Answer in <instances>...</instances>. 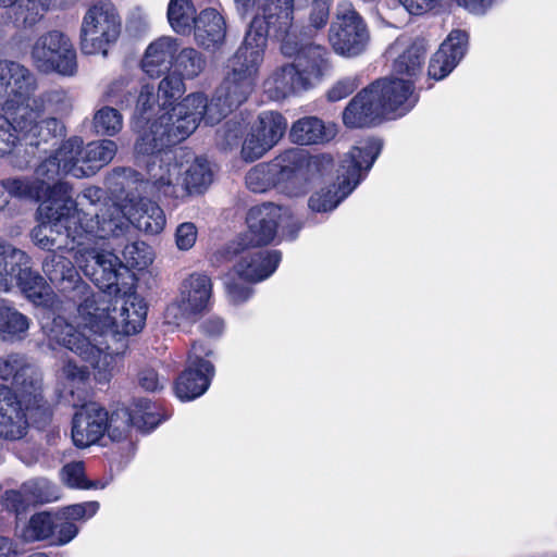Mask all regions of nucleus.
Masks as SVG:
<instances>
[{"instance_id": "nucleus-1", "label": "nucleus", "mask_w": 557, "mask_h": 557, "mask_svg": "<svg viewBox=\"0 0 557 557\" xmlns=\"http://www.w3.org/2000/svg\"><path fill=\"white\" fill-rule=\"evenodd\" d=\"M124 228L121 220H96L73 232L77 240V247H71L75 263L102 293L95 294L72 262L62 256L52 253L42 263L49 280L60 283L77 302L71 322L58 315L44 324L49 346L59 345L88 362L99 383L109 382L115 368V357L107 351L106 334H136L144 327L147 314L137 295L117 294L122 262L114 250L120 240L116 236Z\"/></svg>"}, {"instance_id": "nucleus-2", "label": "nucleus", "mask_w": 557, "mask_h": 557, "mask_svg": "<svg viewBox=\"0 0 557 557\" xmlns=\"http://www.w3.org/2000/svg\"><path fill=\"white\" fill-rule=\"evenodd\" d=\"M175 144L158 146L150 151H138L148 156L146 185L158 198L185 200L193 194L203 193L212 183V172L206 159L196 158L183 148H171Z\"/></svg>"}, {"instance_id": "nucleus-3", "label": "nucleus", "mask_w": 557, "mask_h": 557, "mask_svg": "<svg viewBox=\"0 0 557 557\" xmlns=\"http://www.w3.org/2000/svg\"><path fill=\"white\" fill-rule=\"evenodd\" d=\"M54 193L61 197L58 205L40 206L41 222L32 231L35 245L48 251L61 249L63 238L70 239L72 247H77L73 232L85 224L96 223L95 208L102 198V189L96 186L85 188L77 200L73 198L70 184H59Z\"/></svg>"}, {"instance_id": "nucleus-4", "label": "nucleus", "mask_w": 557, "mask_h": 557, "mask_svg": "<svg viewBox=\"0 0 557 557\" xmlns=\"http://www.w3.org/2000/svg\"><path fill=\"white\" fill-rule=\"evenodd\" d=\"M333 159L329 154L307 158L300 148L286 150L270 163H260L246 174V185L253 193H263L277 187L290 196L307 191L309 174L324 175L332 168Z\"/></svg>"}, {"instance_id": "nucleus-5", "label": "nucleus", "mask_w": 557, "mask_h": 557, "mask_svg": "<svg viewBox=\"0 0 557 557\" xmlns=\"http://www.w3.org/2000/svg\"><path fill=\"white\" fill-rule=\"evenodd\" d=\"M296 47L292 63L277 66L264 81L263 88L272 100H282L292 94L314 87L327 70V51L318 45H299Z\"/></svg>"}, {"instance_id": "nucleus-6", "label": "nucleus", "mask_w": 557, "mask_h": 557, "mask_svg": "<svg viewBox=\"0 0 557 557\" xmlns=\"http://www.w3.org/2000/svg\"><path fill=\"white\" fill-rule=\"evenodd\" d=\"M234 109L225 103L223 97H219V91L208 99L200 92L190 94L185 97L177 107L174 108L176 121L171 128H166L159 137L146 134L138 144V151H150L158 146L168 144H178L186 139L199 125L200 121L207 124H216ZM152 135L158 134V129L151 128Z\"/></svg>"}, {"instance_id": "nucleus-7", "label": "nucleus", "mask_w": 557, "mask_h": 557, "mask_svg": "<svg viewBox=\"0 0 557 557\" xmlns=\"http://www.w3.org/2000/svg\"><path fill=\"white\" fill-rule=\"evenodd\" d=\"M381 149L382 144L379 139L360 140L342 160L338 182L311 195L309 208L314 212L334 210L358 186L372 168Z\"/></svg>"}, {"instance_id": "nucleus-8", "label": "nucleus", "mask_w": 557, "mask_h": 557, "mask_svg": "<svg viewBox=\"0 0 557 557\" xmlns=\"http://www.w3.org/2000/svg\"><path fill=\"white\" fill-rule=\"evenodd\" d=\"M264 49L262 33H251L245 36L242 46L227 61L224 78L216 90L233 109L243 104L255 90Z\"/></svg>"}, {"instance_id": "nucleus-9", "label": "nucleus", "mask_w": 557, "mask_h": 557, "mask_svg": "<svg viewBox=\"0 0 557 557\" xmlns=\"http://www.w3.org/2000/svg\"><path fill=\"white\" fill-rule=\"evenodd\" d=\"M72 109L73 99L70 94L62 88H52L30 96L20 110L30 122L32 132L40 146L64 135L63 123L54 116H45V114L64 116L70 114Z\"/></svg>"}, {"instance_id": "nucleus-10", "label": "nucleus", "mask_w": 557, "mask_h": 557, "mask_svg": "<svg viewBox=\"0 0 557 557\" xmlns=\"http://www.w3.org/2000/svg\"><path fill=\"white\" fill-rule=\"evenodd\" d=\"M117 151L111 139L95 140L84 146L77 136L64 140L53 153L60 163L61 174L76 178L89 177L110 163Z\"/></svg>"}, {"instance_id": "nucleus-11", "label": "nucleus", "mask_w": 557, "mask_h": 557, "mask_svg": "<svg viewBox=\"0 0 557 557\" xmlns=\"http://www.w3.org/2000/svg\"><path fill=\"white\" fill-rule=\"evenodd\" d=\"M234 2H236L234 0ZM237 5V3H235ZM257 7L256 15L249 24L246 35L262 33L264 47L270 32L281 40V51L284 55H292L296 47L293 40H297L293 25L294 0H252L251 5L243 11L236 7L239 14L247 15Z\"/></svg>"}, {"instance_id": "nucleus-12", "label": "nucleus", "mask_w": 557, "mask_h": 557, "mask_svg": "<svg viewBox=\"0 0 557 557\" xmlns=\"http://www.w3.org/2000/svg\"><path fill=\"white\" fill-rule=\"evenodd\" d=\"M122 32V18L111 2L99 1L85 12L79 30L81 50L88 55L107 57Z\"/></svg>"}, {"instance_id": "nucleus-13", "label": "nucleus", "mask_w": 557, "mask_h": 557, "mask_svg": "<svg viewBox=\"0 0 557 557\" xmlns=\"http://www.w3.org/2000/svg\"><path fill=\"white\" fill-rule=\"evenodd\" d=\"M95 211L96 220H121L125 223V228L116 236L119 239L128 233L131 225L156 235L163 231L166 223L163 210L156 202L144 198H127L116 203L102 196Z\"/></svg>"}, {"instance_id": "nucleus-14", "label": "nucleus", "mask_w": 557, "mask_h": 557, "mask_svg": "<svg viewBox=\"0 0 557 557\" xmlns=\"http://www.w3.org/2000/svg\"><path fill=\"white\" fill-rule=\"evenodd\" d=\"M0 292H8L16 283L34 304L48 301L50 288L45 278L32 270L27 253L3 242H0Z\"/></svg>"}, {"instance_id": "nucleus-15", "label": "nucleus", "mask_w": 557, "mask_h": 557, "mask_svg": "<svg viewBox=\"0 0 557 557\" xmlns=\"http://www.w3.org/2000/svg\"><path fill=\"white\" fill-rule=\"evenodd\" d=\"M0 379L10 381L15 388L12 393L17 409L25 406L26 411L38 408L46 411L42 401L41 374L38 369L29 362L27 357L20 352H10L0 357Z\"/></svg>"}, {"instance_id": "nucleus-16", "label": "nucleus", "mask_w": 557, "mask_h": 557, "mask_svg": "<svg viewBox=\"0 0 557 557\" xmlns=\"http://www.w3.org/2000/svg\"><path fill=\"white\" fill-rule=\"evenodd\" d=\"M30 60L42 73L73 76L77 72L76 50L70 37L60 30L38 36L30 48Z\"/></svg>"}, {"instance_id": "nucleus-17", "label": "nucleus", "mask_w": 557, "mask_h": 557, "mask_svg": "<svg viewBox=\"0 0 557 557\" xmlns=\"http://www.w3.org/2000/svg\"><path fill=\"white\" fill-rule=\"evenodd\" d=\"M260 246L240 238L227 245L223 253L225 260L233 263L232 273L247 282H260L272 275L281 261V253Z\"/></svg>"}, {"instance_id": "nucleus-18", "label": "nucleus", "mask_w": 557, "mask_h": 557, "mask_svg": "<svg viewBox=\"0 0 557 557\" xmlns=\"http://www.w3.org/2000/svg\"><path fill=\"white\" fill-rule=\"evenodd\" d=\"M60 175H62L60 163L51 154L39 163L34 176L7 178L3 181V186L13 197L58 205L61 197L54 193V189L59 184H67L58 180Z\"/></svg>"}, {"instance_id": "nucleus-19", "label": "nucleus", "mask_w": 557, "mask_h": 557, "mask_svg": "<svg viewBox=\"0 0 557 557\" xmlns=\"http://www.w3.org/2000/svg\"><path fill=\"white\" fill-rule=\"evenodd\" d=\"M247 232L240 236L256 245H268L275 235L277 227H281L283 235L294 238L301 228L300 223L295 220L287 208L274 203H263L252 207L247 215Z\"/></svg>"}, {"instance_id": "nucleus-20", "label": "nucleus", "mask_w": 557, "mask_h": 557, "mask_svg": "<svg viewBox=\"0 0 557 557\" xmlns=\"http://www.w3.org/2000/svg\"><path fill=\"white\" fill-rule=\"evenodd\" d=\"M369 38L367 25L352 4H338L335 20L329 29V41L333 50L343 57H357L366 50Z\"/></svg>"}, {"instance_id": "nucleus-21", "label": "nucleus", "mask_w": 557, "mask_h": 557, "mask_svg": "<svg viewBox=\"0 0 557 557\" xmlns=\"http://www.w3.org/2000/svg\"><path fill=\"white\" fill-rule=\"evenodd\" d=\"M0 113V158H12L20 168L28 163L33 148L38 147L30 122L22 111Z\"/></svg>"}, {"instance_id": "nucleus-22", "label": "nucleus", "mask_w": 557, "mask_h": 557, "mask_svg": "<svg viewBox=\"0 0 557 557\" xmlns=\"http://www.w3.org/2000/svg\"><path fill=\"white\" fill-rule=\"evenodd\" d=\"M38 89L36 75L24 64L0 60V109L20 111Z\"/></svg>"}, {"instance_id": "nucleus-23", "label": "nucleus", "mask_w": 557, "mask_h": 557, "mask_svg": "<svg viewBox=\"0 0 557 557\" xmlns=\"http://www.w3.org/2000/svg\"><path fill=\"white\" fill-rule=\"evenodd\" d=\"M212 282L202 273H193L185 278L181 286L180 298L166 309V317L175 323L205 311L210 304Z\"/></svg>"}, {"instance_id": "nucleus-24", "label": "nucleus", "mask_w": 557, "mask_h": 557, "mask_svg": "<svg viewBox=\"0 0 557 557\" xmlns=\"http://www.w3.org/2000/svg\"><path fill=\"white\" fill-rule=\"evenodd\" d=\"M160 421L157 406L148 399H139L134 403L131 410L123 407L108 414L106 432L112 441H121L132 425L148 432L158 426Z\"/></svg>"}, {"instance_id": "nucleus-25", "label": "nucleus", "mask_w": 557, "mask_h": 557, "mask_svg": "<svg viewBox=\"0 0 557 557\" xmlns=\"http://www.w3.org/2000/svg\"><path fill=\"white\" fill-rule=\"evenodd\" d=\"M209 355L201 343H195L188 355V364L175 383V394L181 400H193L201 396L209 387L214 374L212 363L202 358Z\"/></svg>"}, {"instance_id": "nucleus-26", "label": "nucleus", "mask_w": 557, "mask_h": 557, "mask_svg": "<svg viewBox=\"0 0 557 557\" xmlns=\"http://www.w3.org/2000/svg\"><path fill=\"white\" fill-rule=\"evenodd\" d=\"M382 102L386 119H395L409 112L418 101L411 79L395 77L373 83Z\"/></svg>"}, {"instance_id": "nucleus-27", "label": "nucleus", "mask_w": 557, "mask_h": 557, "mask_svg": "<svg viewBox=\"0 0 557 557\" xmlns=\"http://www.w3.org/2000/svg\"><path fill=\"white\" fill-rule=\"evenodd\" d=\"M373 83L359 91L343 111V122L349 128L375 125L386 119Z\"/></svg>"}, {"instance_id": "nucleus-28", "label": "nucleus", "mask_w": 557, "mask_h": 557, "mask_svg": "<svg viewBox=\"0 0 557 557\" xmlns=\"http://www.w3.org/2000/svg\"><path fill=\"white\" fill-rule=\"evenodd\" d=\"M108 412L98 404L84 405L74 416L72 438L75 446L84 448L96 444L106 433Z\"/></svg>"}, {"instance_id": "nucleus-29", "label": "nucleus", "mask_w": 557, "mask_h": 557, "mask_svg": "<svg viewBox=\"0 0 557 557\" xmlns=\"http://www.w3.org/2000/svg\"><path fill=\"white\" fill-rule=\"evenodd\" d=\"M468 34L463 30H453L447 39L430 60L428 74L436 81L445 78L463 58L467 49Z\"/></svg>"}, {"instance_id": "nucleus-30", "label": "nucleus", "mask_w": 557, "mask_h": 557, "mask_svg": "<svg viewBox=\"0 0 557 557\" xmlns=\"http://www.w3.org/2000/svg\"><path fill=\"white\" fill-rule=\"evenodd\" d=\"M262 127H269L268 134H263V137L251 129V133L247 136L243 144L242 156L246 161H255L261 158L268 150L285 134L287 128V122L282 114H268L262 117Z\"/></svg>"}, {"instance_id": "nucleus-31", "label": "nucleus", "mask_w": 557, "mask_h": 557, "mask_svg": "<svg viewBox=\"0 0 557 557\" xmlns=\"http://www.w3.org/2000/svg\"><path fill=\"white\" fill-rule=\"evenodd\" d=\"M52 0H0V9H13L0 17H10L7 28L12 24L20 29H30L50 11Z\"/></svg>"}, {"instance_id": "nucleus-32", "label": "nucleus", "mask_w": 557, "mask_h": 557, "mask_svg": "<svg viewBox=\"0 0 557 557\" xmlns=\"http://www.w3.org/2000/svg\"><path fill=\"white\" fill-rule=\"evenodd\" d=\"M178 44L175 38L163 36L152 41L141 60L143 71L150 77H159L169 72L176 58Z\"/></svg>"}, {"instance_id": "nucleus-33", "label": "nucleus", "mask_w": 557, "mask_h": 557, "mask_svg": "<svg viewBox=\"0 0 557 557\" xmlns=\"http://www.w3.org/2000/svg\"><path fill=\"white\" fill-rule=\"evenodd\" d=\"M58 498L55 486L47 479H34L25 482L18 491L5 493V502L16 512L33 503H49Z\"/></svg>"}, {"instance_id": "nucleus-34", "label": "nucleus", "mask_w": 557, "mask_h": 557, "mask_svg": "<svg viewBox=\"0 0 557 557\" xmlns=\"http://www.w3.org/2000/svg\"><path fill=\"white\" fill-rule=\"evenodd\" d=\"M27 420L15 406L11 388L0 385V436L18 440L26 434Z\"/></svg>"}, {"instance_id": "nucleus-35", "label": "nucleus", "mask_w": 557, "mask_h": 557, "mask_svg": "<svg viewBox=\"0 0 557 557\" xmlns=\"http://www.w3.org/2000/svg\"><path fill=\"white\" fill-rule=\"evenodd\" d=\"M158 103H161V100L158 99V94L154 92V87L150 85H144L136 103V123H145L146 126L143 127L139 139L135 145V150L137 153V146L141 141L143 136L149 134L150 139L152 138V127L153 129H158V134L154 135L156 137H159L163 133L164 127L160 128L159 116L164 113V111L158 110Z\"/></svg>"}, {"instance_id": "nucleus-36", "label": "nucleus", "mask_w": 557, "mask_h": 557, "mask_svg": "<svg viewBox=\"0 0 557 557\" xmlns=\"http://www.w3.org/2000/svg\"><path fill=\"white\" fill-rule=\"evenodd\" d=\"M193 26L197 44L206 49L215 48L225 38V20L213 8L201 11Z\"/></svg>"}, {"instance_id": "nucleus-37", "label": "nucleus", "mask_w": 557, "mask_h": 557, "mask_svg": "<svg viewBox=\"0 0 557 557\" xmlns=\"http://www.w3.org/2000/svg\"><path fill=\"white\" fill-rule=\"evenodd\" d=\"M185 92V85L183 83L182 77L171 74L165 76L159 84L158 89V99L161 100V103H158V110L164 111L159 116L160 128H163V132L166 128H171L173 123L176 121V114L174 112V108L180 104L175 101L182 97Z\"/></svg>"}, {"instance_id": "nucleus-38", "label": "nucleus", "mask_w": 557, "mask_h": 557, "mask_svg": "<svg viewBox=\"0 0 557 557\" xmlns=\"http://www.w3.org/2000/svg\"><path fill=\"white\" fill-rule=\"evenodd\" d=\"M336 134L334 125L325 126L314 116L295 122L290 128V139L298 145H313L331 140Z\"/></svg>"}, {"instance_id": "nucleus-39", "label": "nucleus", "mask_w": 557, "mask_h": 557, "mask_svg": "<svg viewBox=\"0 0 557 557\" xmlns=\"http://www.w3.org/2000/svg\"><path fill=\"white\" fill-rule=\"evenodd\" d=\"M90 372L86 366H79L73 359L64 361L59 380L65 393L72 397L73 406L84 401L86 398V386L88 384Z\"/></svg>"}, {"instance_id": "nucleus-40", "label": "nucleus", "mask_w": 557, "mask_h": 557, "mask_svg": "<svg viewBox=\"0 0 557 557\" xmlns=\"http://www.w3.org/2000/svg\"><path fill=\"white\" fill-rule=\"evenodd\" d=\"M426 54V42L423 39L413 41L395 61L394 71L398 75H407L411 79L422 69Z\"/></svg>"}, {"instance_id": "nucleus-41", "label": "nucleus", "mask_w": 557, "mask_h": 557, "mask_svg": "<svg viewBox=\"0 0 557 557\" xmlns=\"http://www.w3.org/2000/svg\"><path fill=\"white\" fill-rule=\"evenodd\" d=\"M29 329V320L16 309L0 307V336L5 341L22 339Z\"/></svg>"}, {"instance_id": "nucleus-42", "label": "nucleus", "mask_w": 557, "mask_h": 557, "mask_svg": "<svg viewBox=\"0 0 557 557\" xmlns=\"http://www.w3.org/2000/svg\"><path fill=\"white\" fill-rule=\"evenodd\" d=\"M123 115L116 108L102 106L94 113L91 128L96 135L113 137L123 129Z\"/></svg>"}, {"instance_id": "nucleus-43", "label": "nucleus", "mask_w": 557, "mask_h": 557, "mask_svg": "<svg viewBox=\"0 0 557 557\" xmlns=\"http://www.w3.org/2000/svg\"><path fill=\"white\" fill-rule=\"evenodd\" d=\"M196 18V10L190 0H170L168 20L176 33H189Z\"/></svg>"}, {"instance_id": "nucleus-44", "label": "nucleus", "mask_w": 557, "mask_h": 557, "mask_svg": "<svg viewBox=\"0 0 557 557\" xmlns=\"http://www.w3.org/2000/svg\"><path fill=\"white\" fill-rule=\"evenodd\" d=\"M54 530V516L49 512L34 515L23 528L21 536L26 542L51 539Z\"/></svg>"}, {"instance_id": "nucleus-45", "label": "nucleus", "mask_w": 557, "mask_h": 557, "mask_svg": "<svg viewBox=\"0 0 557 557\" xmlns=\"http://www.w3.org/2000/svg\"><path fill=\"white\" fill-rule=\"evenodd\" d=\"M206 66V60L194 48H185L178 52L174 61L175 73L183 78L198 76Z\"/></svg>"}, {"instance_id": "nucleus-46", "label": "nucleus", "mask_w": 557, "mask_h": 557, "mask_svg": "<svg viewBox=\"0 0 557 557\" xmlns=\"http://www.w3.org/2000/svg\"><path fill=\"white\" fill-rule=\"evenodd\" d=\"M123 258L127 267L135 269L148 267L153 259L150 247L144 242H133L125 245Z\"/></svg>"}, {"instance_id": "nucleus-47", "label": "nucleus", "mask_w": 557, "mask_h": 557, "mask_svg": "<svg viewBox=\"0 0 557 557\" xmlns=\"http://www.w3.org/2000/svg\"><path fill=\"white\" fill-rule=\"evenodd\" d=\"M129 83L127 77H120L113 81L103 92L104 100L121 108L127 107L131 102L133 89L129 87Z\"/></svg>"}, {"instance_id": "nucleus-48", "label": "nucleus", "mask_w": 557, "mask_h": 557, "mask_svg": "<svg viewBox=\"0 0 557 557\" xmlns=\"http://www.w3.org/2000/svg\"><path fill=\"white\" fill-rule=\"evenodd\" d=\"M62 480L71 487L78 488H90L100 487L103 488L106 484H87L84 473V465L82 462H73L63 467Z\"/></svg>"}, {"instance_id": "nucleus-49", "label": "nucleus", "mask_w": 557, "mask_h": 557, "mask_svg": "<svg viewBox=\"0 0 557 557\" xmlns=\"http://www.w3.org/2000/svg\"><path fill=\"white\" fill-rule=\"evenodd\" d=\"M77 527L70 520L62 518L61 512L59 515H54V530L51 534V542L53 544H67L77 535Z\"/></svg>"}, {"instance_id": "nucleus-50", "label": "nucleus", "mask_w": 557, "mask_h": 557, "mask_svg": "<svg viewBox=\"0 0 557 557\" xmlns=\"http://www.w3.org/2000/svg\"><path fill=\"white\" fill-rule=\"evenodd\" d=\"M234 275L230 272L224 276V286L228 300L234 305H239L250 298L252 290L246 284L236 282Z\"/></svg>"}, {"instance_id": "nucleus-51", "label": "nucleus", "mask_w": 557, "mask_h": 557, "mask_svg": "<svg viewBox=\"0 0 557 557\" xmlns=\"http://www.w3.org/2000/svg\"><path fill=\"white\" fill-rule=\"evenodd\" d=\"M98 509V502H85L63 508L61 515L65 520H87L94 517Z\"/></svg>"}, {"instance_id": "nucleus-52", "label": "nucleus", "mask_w": 557, "mask_h": 557, "mask_svg": "<svg viewBox=\"0 0 557 557\" xmlns=\"http://www.w3.org/2000/svg\"><path fill=\"white\" fill-rule=\"evenodd\" d=\"M198 232L194 223L185 222L180 224L175 231V245L182 251L189 250L197 240Z\"/></svg>"}, {"instance_id": "nucleus-53", "label": "nucleus", "mask_w": 557, "mask_h": 557, "mask_svg": "<svg viewBox=\"0 0 557 557\" xmlns=\"http://www.w3.org/2000/svg\"><path fill=\"white\" fill-rule=\"evenodd\" d=\"M332 0H313L309 16V26L315 30L324 27L329 22Z\"/></svg>"}, {"instance_id": "nucleus-54", "label": "nucleus", "mask_w": 557, "mask_h": 557, "mask_svg": "<svg viewBox=\"0 0 557 557\" xmlns=\"http://www.w3.org/2000/svg\"><path fill=\"white\" fill-rule=\"evenodd\" d=\"M359 82L356 77H345L339 79L327 92L330 101H339L350 95L357 87Z\"/></svg>"}, {"instance_id": "nucleus-55", "label": "nucleus", "mask_w": 557, "mask_h": 557, "mask_svg": "<svg viewBox=\"0 0 557 557\" xmlns=\"http://www.w3.org/2000/svg\"><path fill=\"white\" fill-rule=\"evenodd\" d=\"M139 385L149 392H156L163 388L165 380L160 377L152 368H144L138 374Z\"/></svg>"}, {"instance_id": "nucleus-56", "label": "nucleus", "mask_w": 557, "mask_h": 557, "mask_svg": "<svg viewBox=\"0 0 557 557\" xmlns=\"http://www.w3.org/2000/svg\"><path fill=\"white\" fill-rule=\"evenodd\" d=\"M410 14L419 15L433 9L438 0H398Z\"/></svg>"}, {"instance_id": "nucleus-57", "label": "nucleus", "mask_w": 557, "mask_h": 557, "mask_svg": "<svg viewBox=\"0 0 557 557\" xmlns=\"http://www.w3.org/2000/svg\"><path fill=\"white\" fill-rule=\"evenodd\" d=\"M135 172L132 169L117 168L108 176L107 183L114 191L123 188V180L133 177Z\"/></svg>"}, {"instance_id": "nucleus-58", "label": "nucleus", "mask_w": 557, "mask_h": 557, "mask_svg": "<svg viewBox=\"0 0 557 557\" xmlns=\"http://www.w3.org/2000/svg\"><path fill=\"white\" fill-rule=\"evenodd\" d=\"M496 0H457L460 7H463L471 13L483 14L485 13Z\"/></svg>"}, {"instance_id": "nucleus-59", "label": "nucleus", "mask_w": 557, "mask_h": 557, "mask_svg": "<svg viewBox=\"0 0 557 557\" xmlns=\"http://www.w3.org/2000/svg\"><path fill=\"white\" fill-rule=\"evenodd\" d=\"M201 330L209 336H219L224 331V322L219 317H212L201 324Z\"/></svg>"}, {"instance_id": "nucleus-60", "label": "nucleus", "mask_w": 557, "mask_h": 557, "mask_svg": "<svg viewBox=\"0 0 557 557\" xmlns=\"http://www.w3.org/2000/svg\"><path fill=\"white\" fill-rule=\"evenodd\" d=\"M17 548L15 542L4 535H0V557H16Z\"/></svg>"}, {"instance_id": "nucleus-61", "label": "nucleus", "mask_w": 557, "mask_h": 557, "mask_svg": "<svg viewBox=\"0 0 557 557\" xmlns=\"http://www.w3.org/2000/svg\"><path fill=\"white\" fill-rule=\"evenodd\" d=\"M268 114H280V113L278 112H274V111H264V112L260 113L259 116H258V121L256 122V124L251 128L252 131H255L256 133H258L262 137H263V134H268L269 131H270L269 127H264L263 128L262 127L263 125L261 124L262 117L264 115H268Z\"/></svg>"}, {"instance_id": "nucleus-62", "label": "nucleus", "mask_w": 557, "mask_h": 557, "mask_svg": "<svg viewBox=\"0 0 557 557\" xmlns=\"http://www.w3.org/2000/svg\"><path fill=\"white\" fill-rule=\"evenodd\" d=\"M239 136L237 129H228L225 132V140L227 145H232Z\"/></svg>"}, {"instance_id": "nucleus-63", "label": "nucleus", "mask_w": 557, "mask_h": 557, "mask_svg": "<svg viewBox=\"0 0 557 557\" xmlns=\"http://www.w3.org/2000/svg\"><path fill=\"white\" fill-rule=\"evenodd\" d=\"M9 16L0 17V39H2L7 35V25L10 22Z\"/></svg>"}, {"instance_id": "nucleus-64", "label": "nucleus", "mask_w": 557, "mask_h": 557, "mask_svg": "<svg viewBox=\"0 0 557 557\" xmlns=\"http://www.w3.org/2000/svg\"><path fill=\"white\" fill-rule=\"evenodd\" d=\"M8 203L7 199V190L3 186V183L0 185V210L3 209Z\"/></svg>"}]
</instances>
